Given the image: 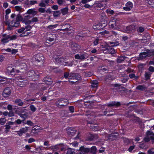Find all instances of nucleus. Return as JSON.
<instances>
[{
  "label": "nucleus",
  "mask_w": 154,
  "mask_h": 154,
  "mask_svg": "<svg viewBox=\"0 0 154 154\" xmlns=\"http://www.w3.org/2000/svg\"><path fill=\"white\" fill-rule=\"evenodd\" d=\"M6 121V119L5 118H1L0 119V124L2 125H4Z\"/></svg>",
  "instance_id": "obj_38"
},
{
  "label": "nucleus",
  "mask_w": 154,
  "mask_h": 154,
  "mask_svg": "<svg viewBox=\"0 0 154 154\" xmlns=\"http://www.w3.org/2000/svg\"><path fill=\"white\" fill-rule=\"evenodd\" d=\"M78 45L76 43L71 44V46L72 48H73L74 50H77Z\"/></svg>",
  "instance_id": "obj_48"
},
{
  "label": "nucleus",
  "mask_w": 154,
  "mask_h": 154,
  "mask_svg": "<svg viewBox=\"0 0 154 154\" xmlns=\"http://www.w3.org/2000/svg\"><path fill=\"white\" fill-rule=\"evenodd\" d=\"M9 35V37L10 41L15 40L17 39V35H12L11 36L9 35Z\"/></svg>",
  "instance_id": "obj_41"
},
{
  "label": "nucleus",
  "mask_w": 154,
  "mask_h": 154,
  "mask_svg": "<svg viewBox=\"0 0 154 154\" xmlns=\"http://www.w3.org/2000/svg\"><path fill=\"white\" fill-rule=\"evenodd\" d=\"M67 133L70 136H73L76 132V130L72 127H67Z\"/></svg>",
  "instance_id": "obj_11"
},
{
  "label": "nucleus",
  "mask_w": 154,
  "mask_h": 154,
  "mask_svg": "<svg viewBox=\"0 0 154 154\" xmlns=\"http://www.w3.org/2000/svg\"><path fill=\"white\" fill-rule=\"evenodd\" d=\"M144 30V28L142 26H140L138 29H137L138 32L142 33L143 32Z\"/></svg>",
  "instance_id": "obj_43"
},
{
  "label": "nucleus",
  "mask_w": 154,
  "mask_h": 154,
  "mask_svg": "<svg viewBox=\"0 0 154 154\" xmlns=\"http://www.w3.org/2000/svg\"><path fill=\"white\" fill-rule=\"evenodd\" d=\"M24 18H23L22 16L20 15V14H18L17 15L16 20L19 21H22L23 22Z\"/></svg>",
  "instance_id": "obj_30"
},
{
  "label": "nucleus",
  "mask_w": 154,
  "mask_h": 154,
  "mask_svg": "<svg viewBox=\"0 0 154 154\" xmlns=\"http://www.w3.org/2000/svg\"><path fill=\"white\" fill-rule=\"evenodd\" d=\"M11 88L10 87H7L4 89L2 94L3 97H7L11 94Z\"/></svg>",
  "instance_id": "obj_10"
},
{
  "label": "nucleus",
  "mask_w": 154,
  "mask_h": 154,
  "mask_svg": "<svg viewBox=\"0 0 154 154\" xmlns=\"http://www.w3.org/2000/svg\"><path fill=\"white\" fill-rule=\"evenodd\" d=\"M136 89L141 91H143L146 89L144 85H139L136 87Z\"/></svg>",
  "instance_id": "obj_32"
},
{
  "label": "nucleus",
  "mask_w": 154,
  "mask_h": 154,
  "mask_svg": "<svg viewBox=\"0 0 154 154\" xmlns=\"http://www.w3.org/2000/svg\"><path fill=\"white\" fill-rule=\"evenodd\" d=\"M60 14V13L59 11H55L54 12L53 16L55 17H57Z\"/></svg>",
  "instance_id": "obj_46"
},
{
  "label": "nucleus",
  "mask_w": 154,
  "mask_h": 154,
  "mask_svg": "<svg viewBox=\"0 0 154 154\" xmlns=\"http://www.w3.org/2000/svg\"><path fill=\"white\" fill-rule=\"evenodd\" d=\"M22 22L24 23L26 25H29L31 23L32 21L30 20H27L25 19V18H24Z\"/></svg>",
  "instance_id": "obj_35"
},
{
  "label": "nucleus",
  "mask_w": 154,
  "mask_h": 154,
  "mask_svg": "<svg viewBox=\"0 0 154 154\" xmlns=\"http://www.w3.org/2000/svg\"><path fill=\"white\" fill-rule=\"evenodd\" d=\"M15 70L14 68L8 67L7 69V72L9 75L13 76L15 75Z\"/></svg>",
  "instance_id": "obj_14"
},
{
  "label": "nucleus",
  "mask_w": 154,
  "mask_h": 154,
  "mask_svg": "<svg viewBox=\"0 0 154 154\" xmlns=\"http://www.w3.org/2000/svg\"><path fill=\"white\" fill-rule=\"evenodd\" d=\"M28 128L29 127H28L22 128L19 131H17L15 132L17 133V134L19 136H21L24 133H26L28 131Z\"/></svg>",
  "instance_id": "obj_12"
},
{
  "label": "nucleus",
  "mask_w": 154,
  "mask_h": 154,
  "mask_svg": "<svg viewBox=\"0 0 154 154\" xmlns=\"http://www.w3.org/2000/svg\"><path fill=\"white\" fill-rule=\"evenodd\" d=\"M151 53V52L150 50H146V52H141L140 54V56L141 55H143V56L146 58V57L150 56Z\"/></svg>",
  "instance_id": "obj_21"
},
{
  "label": "nucleus",
  "mask_w": 154,
  "mask_h": 154,
  "mask_svg": "<svg viewBox=\"0 0 154 154\" xmlns=\"http://www.w3.org/2000/svg\"><path fill=\"white\" fill-rule=\"evenodd\" d=\"M109 26L112 28H116V26H117L116 22L114 21L110 22L109 23Z\"/></svg>",
  "instance_id": "obj_29"
},
{
  "label": "nucleus",
  "mask_w": 154,
  "mask_h": 154,
  "mask_svg": "<svg viewBox=\"0 0 154 154\" xmlns=\"http://www.w3.org/2000/svg\"><path fill=\"white\" fill-rule=\"evenodd\" d=\"M128 76L130 79L134 80H137L139 78V77L138 76H136L134 73L129 74Z\"/></svg>",
  "instance_id": "obj_26"
},
{
  "label": "nucleus",
  "mask_w": 154,
  "mask_h": 154,
  "mask_svg": "<svg viewBox=\"0 0 154 154\" xmlns=\"http://www.w3.org/2000/svg\"><path fill=\"white\" fill-rule=\"evenodd\" d=\"M149 71L153 72H154V67L152 66H149L148 68Z\"/></svg>",
  "instance_id": "obj_59"
},
{
  "label": "nucleus",
  "mask_w": 154,
  "mask_h": 154,
  "mask_svg": "<svg viewBox=\"0 0 154 154\" xmlns=\"http://www.w3.org/2000/svg\"><path fill=\"white\" fill-rule=\"evenodd\" d=\"M40 130V127L38 126H36L33 128L32 131V132L35 131V132H37Z\"/></svg>",
  "instance_id": "obj_33"
},
{
  "label": "nucleus",
  "mask_w": 154,
  "mask_h": 154,
  "mask_svg": "<svg viewBox=\"0 0 154 154\" xmlns=\"http://www.w3.org/2000/svg\"><path fill=\"white\" fill-rule=\"evenodd\" d=\"M53 60L56 64H61L63 61V58L61 57L57 56H54Z\"/></svg>",
  "instance_id": "obj_7"
},
{
  "label": "nucleus",
  "mask_w": 154,
  "mask_h": 154,
  "mask_svg": "<svg viewBox=\"0 0 154 154\" xmlns=\"http://www.w3.org/2000/svg\"><path fill=\"white\" fill-rule=\"evenodd\" d=\"M9 41V37L8 35L6 37L3 38L1 39V42L3 44L5 45V44L8 43Z\"/></svg>",
  "instance_id": "obj_20"
},
{
  "label": "nucleus",
  "mask_w": 154,
  "mask_h": 154,
  "mask_svg": "<svg viewBox=\"0 0 154 154\" xmlns=\"http://www.w3.org/2000/svg\"><path fill=\"white\" fill-rule=\"evenodd\" d=\"M104 25L103 26V28L105 27L106 25V23H104ZM103 25L102 23H100L98 24H97L96 25H94L93 26V28L95 30H100L101 29H102V28L101 27H100V26L102 27Z\"/></svg>",
  "instance_id": "obj_17"
},
{
  "label": "nucleus",
  "mask_w": 154,
  "mask_h": 154,
  "mask_svg": "<svg viewBox=\"0 0 154 154\" xmlns=\"http://www.w3.org/2000/svg\"><path fill=\"white\" fill-rule=\"evenodd\" d=\"M38 11L39 12L42 13H44L45 11V8H39Z\"/></svg>",
  "instance_id": "obj_55"
},
{
  "label": "nucleus",
  "mask_w": 154,
  "mask_h": 154,
  "mask_svg": "<svg viewBox=\"0 0 154 154\" xmlns=\"http://www.w3.org/2000/svg\"><path fill=\"white\" fill-rule=\"evenodd\" d=\"M126 31L128 33L133 32L135 29V26L133 25H131L127 26Z\"/></svg>",
  "instance_id": "obj_16"
},
{
  "label": "nucleus",
  "mask_w": 154,
  "mask_h": 154,
  "mask_svg": "<svg viewBox=\"0 0 154 154\" xmlns=\"http://www.w3.org/2000/svg\"><path fill=\"white\" fill-rule=\"evenodd\" d=\"M43 82L48 85H50L52 84V80L49 76H48L43 79Z\"/></svg>",
  "instance_id": "obj_13"
},
{
  "label": "nucleus",
  "mask_w": 154,
  "mask_h": 154,
  "mask_svg": "<svg viewBox=\"0 0 154 154\" xmlns=\"http://www.w3.org/2000/svg\"><path fill=\"white\" fill-rule=\"evenodd\" d=\"M80 77V75L78 73H71L69 76V80L75 79L78 80L79 79Z\"/></svg>",
  "instance_id": "obj_9"
},
{
  "label": "nucleus",
  "mask_w": 154,
  "mask_h": 154,
  "mask_svg": "<svg viewBox=\"0 0 154 154\" xmlns=\"http://www.w3.org/2000/svg\"><path fill=\"white\" fill-rule=\"evenodd\" d=\"M74 152L70 149H68L67 151V154H74Z\"/></svg>",
  "instance_id": "obj_64"
},
{
  "label": "nucleus",
  "mask_w": 154,
  "mask_h": 154,
  "mask_svg": "<svg viewBox=\"0 0 154 154\" xmlns=\"http://www.w3.org/2000/svg\"><path fill=\"white\" fill-rule=\"evenodd\" d=\"M125 6L123 7V9L126 11H129L133 8V4L131 2L128 1L126 3Z\"/></svg>",
  "instance_id": "obj_8"
},
{
  "label": "nucleus",
  "mask_w": 154,
  "mask_h": 154,
  "mask_svg": "<svg viewBox=\"0 0 154 154\" xmlns=\"http://www.w3.org/2000/svg\"><path fill=\"white\" fill-rule=\"evenodd\" d=\"M15 103L19 106H22L24 103V102L22 101L20 99H17L15 100Z\"/></svg>",
  "instance_id": "obj_24"
},
{
  "label": "nucleus",
  "mask_w": 154,
  "mask_h": 154,
  "mask_svg": "<svg viewBox=\"0 0 154 154\" xmlns=\"http://www.w3.org/2000/svg\"><path fill=\"white\" fill-rule=\"evenodd\" d=\"M30 86V88L33 90H37L39 89V86L38 84L35 82L31 83Z\"/></svg>",
  "instance_id": "obj_18"
},
{
  "label": "nucleus",
  "mask_w": 154,
  "mask_h": 154,
  "mask_svg": "<svg viewBox=\"0 0 154 154\" xmlns=\"http://www.w3.org/2000/svg\"><path fill=\"white\" fill-rule=\"evenodd\" d=\"M123 141L124 143L126 145L128 144L131 143L130 140L127 138H123Z\"/></svg>",
  "instance_id": "obj_34"
},
{
  "label": "nucleus",
  "mask_w": 154,
  "mask_h": 154,
  "mask_svg": "<svg viewBox=\"0 0 154 154\" xmlns=\"http://www.w3.org/2000/svg\"><path fill=\"white\" fill-rule=\"evenodd\" d=\"M8 116L9 117H12L14 116V113L12 110H10L8 112Z\"/></svg>",
  "instance_id": "obj_63"
},
{
  "label": "nucleus",
  "mask_w": 154,
  "mask_h": 154,
  "mask_svg": "<svg viewBox=\"0 0 154 154\" xmlns=\"http://www.w3.org/2000/svg\"><path fill=\"white\" fill-rule=\"evenodd\" d=\"M90 153L92 154H96L97 152V148L95 146H93L90 149Z\"/></svg>",
  "instance_id": "obj_23"
},
{
  "label": "nucleus",
  "mask_w": 154,
  "mask_h": 154,
  "mask_svg": "<svg viewBox=\"0 0 154 154\" xmlns=\"http://www.w3.org/2000/svg\"><path fill=\"white\" fill-rule=\"evenodd\" d=\"M28 74H29L31 75L30 76H29V79L30 81H34L38 80L39 77V74H36L35 71L33 70H31L29 72Z\"/></svg>",
  "instance_id": "obj_3"
},
{
  "label": "nucleus",
  "mask_w": 154,
  "mask_h": 154,
  "mask_svg": "<svg viewBox=\"0 0 154 154\" xmlns=\"http://www.w3.org/2000/svg\"><path fill=\"white\" fill-rule=\"evenodd\" d=\"M7 79L6 77L0 76V83L2 84H7Z\"/></svg>",
  "instance_id": "obj_22"
},
{
  "label": "nucleus",
  "mask_w": 154,
  "mask_h": 154,
  "mask_svg": "<svg viewBox=\"0 0 154 154\" xmlns=\"http://www.w3.org/2000/svg\"><path fill=\"white\" fill-rule=\"evenodd\" d=\"M148 154H154V148L149 149L147 151Z\"/></svg>",
  "instance_id": "obj_47"
},
{
  "label": "nucleus",
  "mask_w": 154,
  "mask_h": 154,
  "mask_svg": "<svg viewBox=\"0 0 154 154\" xmlns=\"http://www.w3.org/2000/svg\"><path fill=\"white\" fill-rule=\"evenodd\" d=\"M153 134H154V133H153L152 132L148 130L146 132V136H148L149 135H152Z\"/></svg>",
  "instance_id": "obj_54"
},
{
  "label": "nucleus",
  "mask_w": 154,
  "mask_h": 154,
  "mask_svg": "<svg viewBox=\"0 0 154 154\" xmlns=\"http://www.w3.org/2000/svg\"><path fill=\"white\" fill-rule=\"evenodd\" d=\"M69 110L71 113L74 112V107L73 106H69L68 107Z\"/></svg>",
  "instance_id": "obj_42"
},
{
  "label": "nucleus",
  "mask_w": 154,
  "mask_h": 154,
  "mask_svg": "<svg viewBox=\"0 0 154 154\" xmlns=\"http://www.w3.org/2000/svg\"><path fill=\"white\" fill-rule=\"evenodd\" d=\"M143 140L144 141L146 142H149L150 140V138L148 137V136H146L143 139Z\"/></svg>",
  "instance_id": "obj_61"
},
{
  "label": "nucleus",
  "mask_w": 154,
  "mask_h": 154,
  "mask_svg": "<svg viewBox=\"0 0 154 154\" xmlns=\"http://www.w3.org/2000/svg\"><path fill=\"white\" fill-rule=\"evenodd\" d=\"M98 82L96 80H93L91 83V88L93 89H96L98 87Z\"/></svg>",
  "instance_id": "obj_19"
},
{
  "label": "nucleus",
  "mask_w": 154,
  "mask_h": 154,
  "mask_svg": "<svg viewBox=\"0 0 154 154\" xmlns=\"http://www.w3.org/2000/svg\"><path fill=\"white\" fill-rule=\"evenodd\" d=\"M69 103L68 100L64 98H57L56 100V106L60 108L67 106Z\"/></svg>",
  "instance_id": "obj_1"
},
{
  "label": "nucleus",
  "mask_w": 154,
  "mask_h": 154,
  "mask_svg": "<svg viewBox=\"0 0 154 154\" xmlns=\"http://www.w3.org/2000/svg\"><path fill=\"white\" fill-rule=\"evenodd\" d=\"M25 30V28L24 27H22L17 30V32L19 33H21L23 32Z\"/></svg>",
  "instance_id": "obj_57"
},
{
  "label": "nucleus",
  "mask_w": 154,
  "mask_h": 154,
  "mask_svg": "<svg viewBox=\"0 0 154 154\" xmlns=\"http://www.w3.org/2000/svg\"><path fill=\"white\" fill-rule=\"evenodd\" d=\"M107 106L108 107H119L121 104L119 102L115 101L110 102L109 103H107Z\"/></svg>",
  "instance_id": "obj_6"
},
{
  "label": "nucleus",
  "mask_w": 154,
  "mask_h": 154,
  "mask_svg": "<svg viewBox=\"0 0 154 154\" xmlns=\"http://www.w3.org/2000/svg\"><path fill=\"white\" fill-rule=\"evenodd\" d=\"M8 15L5 14V23H8L9 24V23L10 22L9 20L8 19Z\"/></svg>",
  "instance_id": "obj_45"
},
{
  "label": "nucleus",
  "mask_w": 154,
  "mask_h": 154,
  "mask_svg": "<svg viewBox=\"0 0 154 154\" xmlns=\"http://www.w3.org/2000/svg\"><path fill=\"white\" fill-rule=\"evenodd\" d=\"M126 57L125 56H120L119 57V58L117 59V62L119 63H121L122 61L125 60L126 58Z\"/></svg>",
  "instance_id": "obj_27"
},
{
  "label": "nucleus",
  "mask_w": 154,
  "mask_h": 154,
  "mask_svg": "<svg viewBox=\"0 0 154 154\" xmlns=\"http://www.w3.org/2000/svg\"><path fill=\"white\" fill-rule=\"evenodd\" d=\"M143 39L144 40H146V41L147 40H149L150 38V36L149 34L148 35H145L143 37Z\"/></svg>",
  "instance_id": "obj_36"
},
{
  "label": "nucleus",
  "mask_w": 154,
  "mask_h": 154,
  "mask_svg": "<svg viewBox=\"0 0 154 154\" xmlns=\"http://www.w3.org/2000/svg\"><path fill=\"white\" fill-rule=\"evenodd\" d=\"M112 137V139L114 140L117 137V136L114 134H112L109 136V139H111V137Z\"/></svg>",
  "instance_id": "obj_53"
},
{
  "label": "nucleus",
  "mask_w": 154,
  "mask_h": 154,
  "mask_svg": "<svg viewBox=\"0 0 154 154\" xmlns=\"http://www.w3.org/2000/svg\"><path fill=\"white\" fill-rule=\"evenodd\" d=\"M103 4L102 3V2L100 1H96L94 4L91 6V9H92L94 8L95 10H100L103 8Z\"/></svg>",
  "instance_id": "obj_2"
},
{
  "label": "nucleus",
  "mask_w": 154,
  "mask_h": 154,
  "mask_svg": "<svg viewBox=\"0 0 154 154\" xmlns=\"http://www.w3.org/2000/svg\"><path fill=\"white\" fill-rule=\"evenodd\" d=\"M29 108L33 112H35L37 109V108L33 105H31L30 106Z\"/></svg>",
  "instance_id": "obj_37"
},
{
  "label": "nucleus",
  "mask_w": 154,
  "mask_h": 154,
  "mask_svg": "<svg viewBox=\"0 0 154 154\" xmlns=\"http://www.w3.org/2000/svg\"><path fill=\"white\" fill-rule=\"evenodd\" d=\"M20 116L23 119V120H24V121L27 117V115L25 113L22 114L21 115H20Z\"/></svg>",
  "instance_id": "obj_40"
},
{
  "label": "nucleus",
  "mask_w": 154,
  "mask_h": 154,
  "mask_svg": "<svg viewBox=\"0 0 154 154\" xmlns=\"http://www.w3.org/2000/svg\"><path fill=\"white\" fill-rule=\"evenodd\" d=\"M18 49H13L11 50V53L12 54H15L18 52Z\"/></svg>",
  "instance_id": "obj_56"
},
{
  "label": "nucleus",
  "mask_w": 154,
  "mask_h": 154,
  "mask_svg": "<svg viewBox=\"0 0 154 154\" xmlns=\"http://www.w3.org/2000/svg\"><path fill=\"white\" fill-rule=\"evenodd\" d=\"M61 11L63 14H67L68 11V8L67 7L61 9Z\"/></svg>",
  "instance_id": "obj_31"
},
{
  "label": "nucleus",
  "mask_w": 154,
  "mask_h": 154,
  "mask_svg": "<svg viewBox=\"0 0 154 154\" xmlns=\"http://www.w3.org/2000/svg\"><path fill=\"white\" fill-rule=\"evenodd\" d=\"M27 124L28 125L32 126L34 125V123L32 122L30 120H28L25 123V124Z\"/></svg>",
  "instance_id": "obj_51"
},
{
  "label": "nucleus",
  "mask_w": 154,
  "mask_h": 154,
  "mask_svg": "<svg viewBox=\"0 0 154 154\" xmlns=\"http://www.w3.org/2000/svg\"><path fill=\"white\" fill-rule=\"evenodd\" d=\"M105 51H106V53L108 54H114L116 53L115 49L111 46H108Z\"/></svg>",
  "instance_id": "obj_15"
},
{
  "label": "nucleus",
  "mask_w": 154,
  "mask_h": 154,
  "mask_svg": "<svg viewBox=\"0 0 154 154\" xmlns=\"http://www.w3.org/2000/svg\"><path fill=\"white\" fill-rule=\"evenodd\" d=\"M93 73V72H86L85 73V75L87 77H89L92 76Z\"/></svg>",
  "instance_id": "obj_52"
},
{
  "label": "nucleus",
  "mask_w": 154,
  "mask_h": 154,
  "mask_svg": "<svg viewBox=\"0 0 154 154\" xmlns=\"http://www.w3.org/2000/svg\"><path fill=\"white\" fill-rule=\"evenodd\" d=\"M109 44L111 45V46L112 47L117 46L119 45V43L118 41H114L109 42Z\"/></svg>",
  "instance_id": "obj_28"
},
{
  "label": "nucleus",
  "mask_w": 154,
  "mask_h": 154,
  "mask_svg": "<svg viewBox=\"0 0 154 154\" xmlns=\"http://www.w3.org/2000/svg\"><path fill=\"white\" fill-rule=\"evenodd\" d=\"M90 148H86L84 146H81L78 150V153L79 154H86L89 153L90 151Z\"/></svg>",
  "instance_id": "obj_5"
},
{
  "label": "nucleus",
  "mask_w": 154,
  "mask_h": 154,
  "mask_svg": "<svg viewBox=\"0 0 154 154\" xmlns=\"http://www.w3.org/2000/svg\"><path fill=\"white\" fill-rule=\"evenodd\" d=\"M151 74L149 72H145L144 76L146 80H148L150 79Z\"/></svg>",
  "instance_id": "obj_25"
},
{
  "label": "nucleus",
  "mask_w": 154,
  "mask_h": 154,
  "mask_svg": "<svg viewBox=\"0 0 154 154\" xmlns=\"http://www.w3.org/2000/svg\"><path fill=\"white\" fill-rule=\"evenodd\" d=\"M99 39L98 38H96L95 40L93 42L94 45H96L98 43V42Z\"/></svg>",
  "instance_id": "obj_60"
},
{
  "label": "nucleus",
  "mask_w": 154,
  "mask_h": 154,
  "mask_svg": "<svg viewBox=\"0 0 154 154\" xmlns=\"http://www.w3.org/2000/svg\"><path fill=\"white\" fill-rule=\"evenodd\" d=\"M5 24L8 25L7 29L8 30H11L12 29L13 27H14V26L13 25H10V22L9 23V24L7 23H5Z\"/></svg>",
  "instance_id": "obj_39"
},
{
  "label": "nucleus",
  "mask_w": 154,
  "mask_h": 154,
  "mask_svg": "<svg viewBox=\"0 0 154 154\" xmlns=\"http://www.w3.org/2000/svg\"><path fill=\"white\" fill-rule=\"evenodd\" d=\"M32 59L37 62L39 63L42 61L44 59V57L43 54L41 53L37 54L34 55L32 57Z\"/></svg>",
  "instance_id": "obj_4"
},
{
  "label": "nucleus",
  "mask_w": 154,
  "mask_h": 154,
  "mask_svg": "<svg viewBox=\"0 0 154 154\" xmlns=\"http://www.w3.org/2000/svg\"><path fill=\"white\" fill-rule=\"evenodd\" d=\"M31 21L32 22H36L38 21V19L37 17H34L32 19Z\"/></svg>",
  "instance_id": "obj_62"
},
{
  "label": "nucleus",
  "mask_w": 154,
  "mask_h": 154,
  "mask_svg": "<svg viewBox=\"0 0 154 154\" xmlns=\"http://www.w3.org/2000/svg\"><path fill=\"white\" fill-rule=\"evenodd\" d=\"M35 11L32 9H29L27 11V13L28 14H34Z\"/></svg>",
  "instance_id": "obj_44"
},
{
  "label": "nucleus",
  "mask_w": 154,
  "mask_h": 154,
  "mask_svg": "<svg viewBox=\"0 0 154 154\" xmlns=\"http://www.w3.org/2000/svg\"><path fill=\"white\" fill-rule=\"evenodd\" d=\"M15 8L16 11H19L20 13L21 11L22 8L21 6H15Z\"/></svg>",
  "instance_id": "obj_50"
},
{
  "label": "nucleus",
  "mask_w": 154,
  "mask_h": 154,
  "mask_svg": "<svg viewBox=\"0 0 154 154\" xmlns=\"http://www.w3.org/2000/svg\"><path fill=\"white\" fill-rule=\"evenodd\" d=\"M57 26L56 25H50L47 26V28L48 29H52L55 28Z\"/></svg>",
  "instance_id": "obj_49"
},
{
  "label": "nucleus",
  "mask_w": 154,
  "mask_h": 154,
  "mask_svg": "<svg viewBox=\"0 0 154 154\" xmlns=\"http://www.w3.org/2000/svg\"><path fill=\"white\" fill-rule=\"evenodd\" d=\"M20 24V21L16 20H15V22L13 25L14 26V27H17Z\"/></svg>",
  "instance_id": "obj_58"
}]
</instances>
